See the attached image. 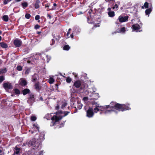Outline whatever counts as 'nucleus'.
Returning a JSON list of instances; mask_svg holds the SVG:
<instances>
[{
  "label": "nucleus",
  "mask_w": 155,
  "mask_h": 155,
  "mask_svg": "<svg viewBox=\"0 0 155 155\" xmlns=\"http://www.w3.org/2000/svg\"><path fill=\"white\" fill-rule=\"evenodd\" d=\"M129 104H120L114 102L110 103V104L108 105H106L107 108H109L111 110H106L104 112L105 114L108 113H111L112 112H114L116 114H117L118 111H123L126 110H129L131 109L129 107Z\"/></svg>",
  "instance_id": "f257e3e1"
},
{
  "label": "nucleus",
  "mask_w": 155,
  "mask_h": 155,
  "mask_svg": "<svg viewBox=\"0 0 155 155\" xmlns=\"http://www.w3.org/2000/svg\"><path fill=\"white\" fill-rule=\"evenodd\" d=\"M41 134L43 136H40L38 138H35L30 140L28 143V146L35 147L37 149H40L41 147V141L45 139V134L44 133H41Z\"/></svg>",
  "instance_id": "f03ea898"
},
{
  "label": "nucleus",
  "mask_w": 155,
  "mask_h": 155,
  "mask_svg": "<svg viewBox=\"0 0 155 155\" xmlns=\"http://www.w3.org/2000/svg\"><path fill=\"white\" fill-rule=\"evenodd\" d=\"M71 104L72 105L71 106L72 108H75L76 109L75 107L73 106L75 102L76 99L77 98V96L75 95H74V93L76 92V90L74 88H72L71 89Z\"/></svg>",
  "instance_id": "7ed1b4c3"
},
{
  "label": "nucleus",
  "mask_w": 155,
  "mask_h": 155,
  "mask_svg": "<svg viewBox=\"0 0 155 155\" xmlns=\"http://www.w3.org/2000/svg\"><path fill=\"white\" fill-rule=\"evenodd\" d=\"M80 91L84 93L85 95L88 94L89 91L88 90V86L87 84L84 83L81 85L80 87Z\"/></svg>",
  "instance_id": "20e7f679"
},
{
  "label": "nucleus",
  "mask_w": 155,
  "mask_h": 155,
  "mask_svg": "<svg viewBox=\"0 0 155 155\" xmlns=\"http://www.w3.org/2000/svg\"><path fill=\"white\" fill-rule=\"evenodd\" d=\"M62 118V117L61 116H57L56 115H54L51 118L52 121L50 124L51 126H53L57 122H58V121L61 120Z\"/></svg>",
  "instance_id": "39448f33"
},
{
  "label": "nucleus",
  "mask_w": 155,
  "mask_h": 155,
  "mask_svg": "<svg viewBox=\"0 0 155 155\" xmlns=\"http://www.w3.org/2000/svg\"><path fill=\"white\" fill-rule=\"evenodd\" d=\"M87 116L89 118L93 117L94 115L93 109L92 107H89L86 111Z\"/></svg>",
  "instance_id": "423d86ee"
},
{
  "label": "nucleus",
  "mask_w": 155,
  "mask_h": 155,
  "mask_svg": "<svg viewBox=\"0 0 155 155\" xmlns=\"http://www.w3.org/2000/svg\"><path fill=\"white\" fill-rule=\"evenodd\" d=\"M19 84L21 86L25 87L28 84V82L25 78H21L18 81Z\"/></svg>",
  "instance_id": "0eeeda50"
},
{
  "label": "nucleus",
  "mask_w": 155,
  "mask_h": 155,
  "mask_svg": "<svg viewBox=\"0 0 155 155\" xmlns=\"http://www.w3.org/2000/svg\"><path fill=\"white\" fill-rule=\"evenodd\" d=\"M3 87L6 90L11 89L13 88V86L11 84L8 82L4 83L3 84Z\"/></svg>",
  "instance_id": "6e6552de"
},
{
  "label": "nucleus",
  "mask_w": 155,
  "mask_h": 155,
  "mask_svg": "<svg viewBox=\"0 0 155 155\" xmlns=\"http://www.w3.org/2000/svg\"><path fill=\"white\" fill-rule=\"evenodd\" d=\"M128 18V16L127 15H120L119 17L118 20L120 22H123L127 21Z\"/></svg>",
  "instance_id": "1a4fd4ad"
},
{
  "label": "nucleus",
  "mask_w": 155,
  "mask_h": 155,
  "mask_svg": "<svg viewBox=\"0 0 155 155\" xmlns=\"http://www.w3.org/2000/svg\"><path fill=\"white\" fill-rule=\"evenodd\" d=\"M35 101V98L34 94H30L27 102L29 103L33 104Z\"/></svg>",
  "instance_id": "9d476101"
},
{
  "label": "nucleus",
  "mask_w": 155,
  "mask_h": 155,
  "mask_svg": "<svg viewBox=\"0 0 155 155\" xmlns=\"http://www.w3.org/2000/svg\"><path fill=\"white\" fill-rule=\"evenodd\" d=\"M14 44L16 47H20L22 44V42L21 39H16L14 41Z\"/></svg>",
  "instance_id": "9b49d317"
},
{
  "label": "nucleus",
  "mask_w": 155,
  "mask_h": 155,
  "mask_svg": "<svg viewBox=\"0 0 155 155\" xmlns=\"http://www.w3.org/2000/svg\"><path fill=\"white\" fill-rule=\"evenodd\" d=\"M132 28L134 31L140 32L139 30L140 28V26L138 24H134L133 25Z\"/></svg>",
  "instance_id": "f8f14e48"
},
{
  "label": "nucleus",
  "mask_w": 155,
  "mask_h": 155,
  "mask_svg": "<svg viewBox=\"0 0 155 155\" xmlns=\"http://www.w3.org/2000/svg\"><path fill=\"white\" fill-rule=\"evenodd\" d=\"M111 8H107V11H108V14L109 16L110 17H114L115 15V13L114 11L111 10Z\"/></svg>",
  "instance_id": "ddd939ff"
},
{
  "label": "nucleus",
  "mask_w": 155,
  "mask_h": 155,
  "mask_svg": "<svg viewBox=\"0 0 155 155\" xmlns=\"http://www.w3.org/2000/svg\"><path fill=\"white\" fill-rule=\"evenodd\" d=\"M70 113V111H63L61 110H60L56 112L55 114H64V115L62 116V117H64L67 115L69 113ZM62 117V116H61Z\"/></svg>",
  "instance_id": "4468645a"
},
{
  "label": "nucleus",
  "mask_w": 155,
  "mask_h": 155,
  "mask_svg": "<svg viewBox=\"0 0 155 155\" xmlns=\"http://www.w3.org/2000/svg\"><path fill=\"white\" fill-rule=\"evenodd\" d=\"M81 82L80 81H76L74 82L72 88H74V87L77 88L80 87H81Z\"/></svg>",
  "instance_id": "2eb2a0df"
},
{
  "label": "nucleus",
  "mask_w": 155,
  "mask_h": 155,
  "mask_svg": "<svg viewBox=\"0 0 155 155\" xmlns=\"http://www.w3.org/2000/svg\"><path fill=\"white\" fill-rule=\"evenodd\" d=\"M149 5V8L147 9L145 11L146 14V15H149L150 13L152 11L153 8L152 4H150Z\"/></svg>",
  "instance_id": "dca6fc26"
},
{
  "label": "nucleus",
  "mask_w": 155,
  "mask_h": 155,
  "mask_svg": "<svg viewBox=\"0 0 155 155\" xmlns=\"http://www.w3.org/2000/svg\"><path fill=\"white\" fill-rule=\"evenodd\" d=\"M93 92L92 93V95L93 97H95L93 98L94 100H97L99 97L100 96L99 95V94L98 93L96 94L95 93V91L93 89Z\"/></svg>",
  "instance_id": "f3484780"
},
{
  "label": "nucleus",
  "mask_w": 155,
  "mask_h": 155,
  "mask_svg": "<svg viewBox=\"0 0 155 155\" xmlns=\"http://www.w3.org/2000/svg\"><path fill=\"white\" fill-rule=\"evenodd\" d=\"M120 1H117L116 2V4L114 5V6L112 7V9L114 11H117L118 10V5H120Z\"/></svg>",
  "instance_id": "a211bd4d"
},
{
  "label": "nucleus",
  "mask_w": 155,
  "mask_h": 155,
  "mask_svg": "<svg viewBox=\"0 0 155 155\" xmlns=\"http://www.w3.org/2000/svg\"><path fill=\"white\" fill-rule=\"evenodd\" d=\"M38 75L35 73L32 76L31 81L33 82H35L38 80Z\"/></svg>",
  "instance_id": "6ab92c4d"
},
{
  "label": "nucleus",
  "mask_w": 155,
  "mask_h": 155,
  "mask_svg": "<svg viewBox=\"0 0 155 155\" xmlns=\"http://www.w3.org/2000/svg\"><path fill=\"white\" fill-rule=\"evenodd\" d=\"M30 91L28 88H25L22 91V94L24 95H25L27 94H28L30 93Z\"/></svg>",
  "instance_id": "aec40b11"
},
{
  "label": "nucleus",
  "mask_w": 155,
  "mask_h": 155,
  "mask_svg": "<svg viewBox=\"0 0 155 155\" xmlns=\"http://www.w3.org/2000/svg\"><path fill=\"white\" fill-rule=\"evenodd\" d=\"M20 150V148L18 147L17 146H16L13 150L15 153L16 154H19Z\"/></svg>",
  "instance_id": "412c9836"
},
{
  "label": "nucleus",
  "mask_w": 155,
  "mask_h": 155,
  "mask_svg": "<svg viewBox=\"0 0 155 155\" xmlns=\"http://www.w3.org/2000/svg\"><path fill=\"white\" fill-rule=\"evenodd\" d=\"M35 88L38 90H40L41 89V87L39 86V82H37L34 85Z\"/></svg>",
  "instance_id": "4be33fe9"
},
{
  "label": "nucleus",
  "mask_w": 155,
  "mask_h": 155,
  "mask_svg": "<svg viewBox=\"0 0 155 155\" xmlns=\"http://www.w3.org/2000/svg\"><path fill=\"white\" fill-rule=\"evenodd\" d=\"M127 29V28H126L124 27H122L120 29L118 30V31L117 32L118 33H124L126 31Z\"/></svg>",
  "instance_id": "5701e85b"
},
{
  "label": "nucleus",
  "mask_w": 155,
  "mask_h": 155,
  "mask_svg": "<svg viewBox=\"0 0 155 155\" xmlns=\"http://www.w3.org/2000/svg\"><path fill=\"white\" fill-rule=\"evenodd\" d=\"M0 45L1 47L4 48H7L8 47L7 44L3 42H0Z\"/></svg>",
  "instance_id": "b1692460"
},
{
  "label": "nucleus",
  "mask_w": 155,
  "mask_h": 155,
  "mask_svg": "<svg viewBox=\"0 0 155 155\" xmlns=\"http://www.w3.org/2000/svg\"><path fill=\"white\" fill-rule=\"evenodd\" d=\"M8 69L5 68L0 69V75L5 73L7 71Z\"/></svg>",
  "instance_id": "393cba45"
},
{
  "label": "nucleus",
  "mask_w": 155,
  "mask_h": 155,
  "mask_svg": "<svg viewBox=\"0 0 155 155\" xmlns=\"http://www.w3.org/2000/svg\"><path fill=\"white\" fill-rule=\"evenodd\" d=\"M40 1L39 0H36V2L35 4V7L36 9H38L39 7V4Z\"/></svg>",
  "instance_id": "a878e982"
},
{
  "label": "nucleus",
  "mask_w": 155,
  "mask_h": 155,
  "mask_svg": "<svg viewBox=\"0 0 155 155\" xmlns=\"http://www.w3.org/2000/svg\"><path fill=\"white\" fill-rule=\"evenodd\" d=\"M2 18L4 21L7 22L8 21L9 17L7 15H4L2 17Z\"/></svg>",
  "instance_id": "bb28decb"
},
{
  "label": "nucleus",
  "mask_w": 155,
  "mask_h": 155,
  "mask_svg": "<svg viewBox=\"0 0 155 155\" xmlns=\"http://www.w3.org/2000/svg\"><path fill=\"white\" fill-rule=\"evenodd\" d=\"M81 29L78 27H77L74 29L73 32L76 34H78L81 31Z\"/></svg>",
  "instance_id": "cd10ccee"
},
{
  "label": "nucleus",
  "mask_w": 155,
  "mask_h": 155,
  "mask_svg": "<svg viewBox=\"0 0 155 155\" xmlns=\"http://www.w3.org/2000/svg\"><path fill=\"white\" fill-rule=\"evenodd\" d=\"M99 107V104H97L95 105V107L94 108V112L95 113H97L98 111H100V109L98 108Z\"/></svg>",
  "instance_id": "c85d7f7f"
},
{
  "label": "nucleus",
  "mask_w": 155,
  "mask_h": 155,
  "mask_svg": "<svg viewBox=\"0 0 155 155\" xmlns=\"http://www.w3.org/2000/svg\"><path fill=\"white\" fill-rule=\"evenodd\" d=\"M54 81V80L52 77L50 78L48 80V82L51 84H53Z\"/></svg>",
  "instance_id": "c756f323"
},
{
  "label": "nucleus",
  "mask_w": 155,
  "mask_h": 155,
  "mask_svg": "<svg viewBox=\"0 0 155 155\" xmlns=\"http://www.w3.org/2000/svg\"><path fill=\"white\" fill-rule=\"evenodd\" d=\"M21 5L24 9H25L28 6V3L26 2H22L21 3Z\"/></svg>",
  "instance_id": "7c9ffc66"
},
{
  "label": "nucleus",
  "mask_w": 155,
  "mask_h": 155,
  "mask_svg": "<svg viewBox=\"0 0 155 155\" xmlns=\"http://www.w3.org/2000/svg\"><path fill=\"white\" fill-rule=\"evenodd\" d=\"M149 4L147 2H146L144 3L143 5L141 7L143 9H144V7H145L146 8H148L149 7Z\"/></svg>",
  "instance_id": "2f4dec72"
},
{
  "label": "nucleus",
  "mask_w": 155,
  "mask_h": 155,
  "mask_svg": "<svg viewBox=\"0 0 155 155\" xmlns=\"http://www.w3.org/2000/svg\"><path fill=\"white\" fill-rule=\"evenodd\" d=\"M106 107V106H102L99 105V108H100V110L103 111L104 110V109H108V108H107Z\"/></svg>",
  "instance_id": "473e14b6"
},
{
  "label": "nucleus",
  "mask_w": 155,
  "mask_h": 155,
  "mask_svg": "<svg viewBox=\"0 0 155 155\" xmlns=\"http://www.w3.org/2000/svg\"><path fill=\"white\" fill-rule=\"evenodd\" d=\"M70 48V47L68 45H66L63 47V50H64L68 51Z\"/></svg>",
  "instance_id": "72a5a7b5"
},
{
  "label": "nucleus",
  "mask_w": 155,
  "mask_h": 155,
  "mask_svg": "<svg viewBox=\"0 0 155 155\" xmlns=\"http://www.w3.org/2000/svg\"><path fill=\"white\" fill-rule=\"evenodd\" d=\"M77 104H78V105L77 106L78 108L79 109H81L83 106V104L81 103H79L78 101H77Z\"/></svg>",
  "instance_id": "f704fd0d"
},
{
  "label": "nucleus",
  "mask_w": 155,
  "mask_h": 155,
  "mask_svg": "<svg viewBox=\"0 0 155 155\" xmlns=\"http://www.w3.org/2000/svg\"><path fill=\"white\" fill-rule=\"evenodd\" d=\"M30 51V49L29 48H25L24 50V52L25 53V54H26L29 53Z\"/></svg>",
  "instance_id": "c9c22d12"
},
{
  "label": "nucleus",
  "mask_w": 155,
  "mask_h": 155,
  "mask_svg": "<svg viewBox=\"0 0 155 155\" xmlns=\"http://www.w3.org/2000/svg\"><path fill=\"white\" fill-rule=\"evenodd\" d=\"M15 93L17 94H20V90L18 88H15L14 89Z\"/></svg>",
  "instance_id": "e433bc0d"
},
{
  "label": "nucleus",
  "mask_w": 155,
  "mask_h": 155,
  "mask_svg": "<svg viewBox=\"0 0 155 155\" xmlns=\"http://www.w3.org/2000/svg\"><path fill=\"white\" fill-rule=\"evenodd\" d=\"M61 38V37L60 35H57L55 40H56V41L57 42H58L59 41Z\"/></svg>",
  "instance_id": "4c0bfd02"
},
{
  "label": "nucleus",
  "mask_w": 155,
  "mask_h": 155,
  "mask_svg": "<svg viewBox=\"0 0 155 155\" xmlns=\"http://www.w3.org/2000/svg\"><path fill=\"white\" fill-rule=\"evenodd\" d=\"M5 80V77L3 75H1L0 76V83H2Z\"/></svg>",
  "instance_id": "58836bf2"
},
{
  "label": "nucleus",
  "mask_w": 155,
  "mask_h": 155,
  "mask_svg": "<svg viewBox=\"0 0 155 155\" xmlns=\"http://www.w3.org/2000/svg\"><path fill=\"white\" fill-rule=\"evenodd\" d=\"M16 68L17 70L19 71H21L22 70V67L21 66L19 65L17 66Z\"/></svg>",
  "instance_id": "ea45409f"
},
{
  "label": "nucleus",
  "mask_w": 155,
  "mask_h": 155,
  "mask_svg": "<svg viewBox=\"0 0 155 155\" xmlns=\"http://www.w3.org/2000/svg\"><path fill=\"white\" fill-rule=\"evenodd\" d=\"M30 72V69L28 68L26 69L25 71V73L26 74H28Z\"/></svg>",
  "instance_id": "a19ab883"
},
{
  "label": "nucleus",
  "mask_w": 155,
  "mask_h": 155,
  "mask_svg": "<svg viewBox=\"0 0 155 155\" xmlns=\"http://www.w3.org/2000/svg\"><path fill=\"white\" fill-rule=\"evenodd\" d=\"M55 40L54 39H52L50 41V45H53L55 43Z\"/></svg>",
  "instance_id": "79ce46f5"
},
{
  "label": "nucleus",
  "mask_w": 155,
  "mask_h": 155,
  "mask_svg": "<svg viewBox=\"0 0 155 155\" xmlns=\"http://www.w3.org/2000/svg\"><path fill=\"white\" fill-rule=\"evenodd\" d=\"M57 5L55 3H54L53 4V6L52 7V8L50 9V10H55L56 9V7H55Z\"/></svg>",
  "instance_id": "37998d69"
},
{
  "label": "nucleus",
  "mask_w": 155,
  "mask_h": 155,
  "mask_svg": "<svg viewBox=\"0 0 155 155\" xmlns=\"http://www.w3.org/2000/svg\"><path fill=\"white\" fill-rule=\"evenodd\" d=\"M71 80V79L70 77H68L66 79V81L68 83H70Z\"/></svg>",
  "instance_id": "c03bdc74"
},
{
  "label": "nucleus",
  "mask_w": 155,
  "mask_h": 155,
  "mask_svg": "<svg viewBox=\"0 0 155 155\" xmlns=\"http://www.w3.org/2000/svg\"><path fill=\"white\" fill-rule=\"evenodd\" d=\"M67 104L66 103H64L61 106V108L62 109H64V107L66 106Z\"/></svg>",
  "instance_id": "a18cd8bd"
},
{
  "label": "nucleus",
  "mask_w": 155,
  "mask_h": 155,
  "mask_svg": "<svg viewBox=\"0 0 155 155\" xmlns=\"http://www.w3.org/2000/svg\"><path fill=\"white\" fill-rule=\"evenodd\" d=\"M31 16V15L28 13H26L25 15V17L27 19H29Z\"/></svg>",
  "instance_id": "49530a36"
},
{
  "label": "nucleus",
  "mask_w": 155,
  "mask_h": 155,
  "mask_svg": "<svg viewBox=\"0 0 155 155\" xmlns=\"http://www.w3.org/2000/svg\"><path fill=\"white\" fill-rule=\"evenodd\" d=\"M37 119L36 117L34 116H32L31 117V119L32 121H35Z\"/></svg>",
  "instance_id": "de8ad7c7"
},
{
  "label": "nucleus",
  "mask_w": 155,
  "mask_h": 155,
  "mask_svg": "<svg viewBox=\"0 0 155 155\" xmlns=\"http://www.w3.org/2000/svg\"><path fill=\"white\" fill-rule=\"evenodd\" d=\"M65 122V121H64L63 123H61V125H62V126H61V125H58V126L56 127V128L57 127L58 128H60L61 127H63L64 125V123Z\"/></svg>",
  "instance_id": "09e8293b"
},
{
  "label": "nucleus",
  "mask_w": 155,
  "mask_h": 155,
  "mask_svg": "<svg viewBox=\"0 0 155 155\" xmlns=\"http://www.w3.org/2000/svg\"><path fill=\"white\" fill-rule=\"evenodd\" d=\"M33 126L35 127L38 130V131H39V127L38 126V125L37 124H34L33 125Z\"/></svg>",
  "instance_id": "8fccbe9b"
},
{
  "label": "nucleus",
  "mask_w": 155,
  "mask_h": 155,
  "mask_svg": "<svg viewBox=\"0 0 155 155\" xmlns=\"http://www.w3.org/2000/svg\"><path fill=\"white\" fill-rule=\"evenodd\" d=\"M46 58L47 59V62L48 63L51 59V57L50 56L46 55Z\"/></svg>",
  "instance_id": "3c124183"
},
{
  "label": "nucleus",
  "mask_w": 155,
  "mask_h": 155,
  "mask_svg": "<svg viewBox=\"0 0 155 155\" xmlns=\"http://www.w3.org/2000/svg\"><path fill=\"white\" fill-rule=\"evenodd\" d=\"M88 100V97H84L83 98V100L86 102Z\"/></svg>",
  "instance_id": "603ef678"
},
{
  "label": "nucleus",
  "mask_w": 155,
  "mask_h": 155,
  "mask_svg": "<svg viewBox=\"0 0 155 155\" xmlns=\"http://www.w3.org/2000/svg\"><path fill=\"white\" fill-rule=\"evenodd\" d=\"M40 18V15H37L35 17V19L36 20H38Z\"/></svg>",
  "instance_id": "864d4df0"
},
{
  "label": "nucleus",
  "mask_w": 155,
  "mask_h": 155,
  "mask_svg": "<svg viewBox=\"0 0 155 155\" xmlns=\"http://www.w3.org/2000/svg\"><path fill=\"white\" fill-rule=\"evenodd\" d=\"M91 104L93 106L95 105H97V104H98L97 102H96L95 101H92L91 102Z\"/></svg>",
  "instance_id": "5fc2aeb1"
},
{
  "label": "nucleus",
  "mask_w": 155,
  "mask_h": 155,
  "mask_svg": "<svg viewBox=\"0 0 155 155\" xmlns=\"http://www.w3.org/2000/svg\"><path fill=\"white\" fill-rule=\"evenodd\" d=\"M40 27V26L38 25L37 24L35 26L34 28L36 30L39 29Z\"/></svg>",
  "instance_id": "6e6d98bb"
},
{
  "label": "nucleus",
  "mask_w": 155,
  "mask_h": 155,
  "mask_svg": "<svg viewBox=\"0 0 155 155\" xmlns=\"http://www.w3.org/2000/svg\"><path fill=\"white\" fill-rule=\"evenodd\" d=\"M46 35V34L44 33H41L40 35H39V37L41 36V38L44 37Z\"/></svg>",
  "instance_id": "4d7b16f0"
},
{
  "label": "nucleus",
  "mask_w": 155,
  "mask_h": 155,
  "mask_svg": "<svg viewBox=\"0 0 155 155\" xmlns=\"http://www.w3.org/2000/svg\"><path fill=\"white\" fill-rule=\"evenodd\" d=\"M41 19V21H46V18L44 17H41L40 18Z\"/></svg>",
  "instance_id": "13d9d810"
},
{
  "label": "nucleus",
  "mask_w": 155,
  "mask_h": 155,
  "mask_svg": "<svg viewBox=\"0 0 155 155\" xmlns=\"http://www.w3.org/2000/svg\"><path fill=\"white\" fill-rule=\"evenodd\" d=\"M47 17L50 19H51L52 18L51 16L49 14H47Z\"/></svg>",
  "instance_id": "bf43d9fd"
},
{
  "label": "nucleus",
  "mask_w": 155,
  "mask_h": 155,
  "mask_svg": "<svg viewBox=\"0 0 155 155\" xmlns=\"http://www.w3.org/2000/svg\"><path fill=\"white\" fill-rule=\"evenodd\" d=\"M50 4H49V3H47V4H46L45 5V8L49 7L50 6Z\"/></svg>",
  "instance_id": "052dcab7"
},
{
  "label": "nucleus",
  "mask_w": 155,
  "mask_h": 155,
  "mask_svg": "<svg viewBox=\"0 0 155 155\" xmlns=\"http://www.w3.org/2000/svg\"><path fill=\"white\" fill-rule=\"evenodd\" d=\"M89 107H88V106L87 105H86V106H85L84 107V110L87 111V110L88 109V108H89Z\"/></svg>",
  "instance_id": "680f3d73"
},
{
  "label": "nucleus",
  "mask_w": 155,
  "mask_h": 155,
  "mask_svg": "<svg viewBox=\"0 0 155 155\" xmlns=\"http://www.w3.org/2000/svg\"><path fill=\"white\" fill-rule=\"evenodd\" d=\"M44 151L42 150L40 151L39 153V155H43Z\"/></svg>",
  "instance_id": "e2e57ef3"
},
{
  "label": "nucleus",
  "mask_w": 155,
  "mask_h": 155,
  "mask_svg": "<svg viewBox=\"0 0 155 155\" xmlns=\"http://www.w3.org/2000/svg\"><path fill=\"white\" fill-rule=\"evenodd\" d=\"M58 84H55V89L56 90H58Z\"/></svg>",
  "instance_id": "0e129e2a"
},
{
  "label": "nucleus",
  "mask_w": 155,
  "mask_h": 155,
  "mask_svg": "<svg viewBox=\"0 0 155 155\" xmlns=\"http://www.w3.org/2000/svg\"><path fill=\"white\" fill-rule=\"evenodd\" d=\"M39 97H40L39 98V100L43 101V100L42 97L41 95L39 96Z\"/></svg>",
  "instance_id": "69168bd1"
},
{
  "label": "nucleus",
  "mask_w": 155,
  "mask_h": 155,
  "mask_svg": "<svg viewBox=\"0 0 155 155\" xmlns=\"http://www.w3.org/2000/svg\"><path fill=\"white\" fill-rule=\"evenodd\" d=\"M52 36L53 37V38H54L55 39L56 36L55 35V34H52Z\"/></svg>",
  "instance_id": "338daca9"
},
{
  "label": "nucleus",
  "mask_w": 155,
  "mask_h": 155,
  "mask_svg": "<svg viewBox=\"0 0 155 155\" xmlns=\"http://www.w3.org/2000/svg\"><path fill=\"white\" fill-rule=\"evenodd\" d=\"M73 33H72V34L71 35V37L72 38H73L74 37V34H75V33L73 31Z\"/></svg>",
  "instance_id": "774afa93"
}]
</instances>
